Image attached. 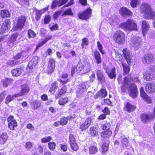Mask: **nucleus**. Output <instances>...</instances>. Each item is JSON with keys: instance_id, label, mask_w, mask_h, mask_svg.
<instances>
[{"instance_id": "obj_1", "label": "nucleus", "mask_w": 155, "mask_h": 155, "mask_svg": "<svg viewBox=\"0 0 155 155\" xmlns=\"http://www.w3.org/2000/svg\"><path fill=\"white\" fill-rule=\"evenodd\" d=\"M123 54L126 59L128 65L123 62H122L121 64L123 69V75H126L129 73L130 71V66L132 61V57L130 52L127 48H126L123 49L122 51Z\"/></svg>"}, {"instance_id": "obj_2", "label": "nucleus", "mask_w": 155, "mask_h": 155, "mask_svg": "<svg viewBox=\"0 0 155 155\" xmlns=\"http://www.w3.org/2000/svg\"><path fill=\"white\" fill-rule=\"evenodd\" d=\"M119 26L126 31H137L138 30L136 23L131 19H128L125 22L121 23Z\"/></svg>"}, {"instance_id": "obj_3", "label": "nucleus", "mask_w": 155, "mask_h": 155, "mask_svg": "<svg viewBox=\"0 0 155 155\" xmlns=\"http://www.w3.org/2000/svg\"><path fill=\"white\" fill-rule=\"evenodd\" d=\"M26 17L24 15H21L15 19L13 22V31L21 30L24 27L26 21Z\"/></svg>"}, {"instance_id": "obj_4", "label": "nucleus", "mask_w": 155, "mask_h": 155, "mask_svg": "<svg viewBox=\"0 0 155 155\" xmlns=\"http://www.w3.org/2000/svg\"><path fill=\"white\" fill-rule=\"evenodd\" d=\"M113 39L116 43L119 45H122L125 41V35L124 33L122 31L117 30L114 33Z\"/></svg>"}, {"instance_id": "obj_5", "label": "nucleus", "mask_w": 155, "mask_h": 155, "mask_svg": "<svg viewBox=\"0 0 155 155\" xmlns=\"http://www.w3.org/2000/svg\"><path fill=\"white\" fill-rule=\"evenodd\" d=\"M92 14V9L91 8H88L83 12L78 13V17L80 19L87 20L91 17Z\"/></svg>"}, {"instance_id": "obj_6", "label": "nucleus", "mask_w": 155, "mask_h": 155, "mask_svg": "<svg viewBox=\"0 0 155 155\" xmlns=\"http://www.w3.org/2000/svg\"><path fill=\"white\" fill-rule=\"evenodd\" d=\"M56 62L55 59L53 58H49L48 59L46 70L47 74H51L54 72L55 68Z\"/></svg>"}, {"instance_id": "obj_7", "label": "nucleus", "mask_w": 155, "mask_h": 155, "mask_svg": "<svg viewBox=\"0 0 155 155\" xmlns=\"http://www.w3.org/2000/svg\"><path fill=\"white\" fill-rule=\"evenodd\" d=\"M138 93V89L135 84H131L129 86V95L132 98H135L137 97Z\"/></svg>"}, {"instance_id": "obj_8", "label": "nucleus", "mask_w": 155, "mask_h": 155, "mask_svg": "<svg viewBox=\"0 0 155 155\" xmlns=\"http://www.w3.org/2000/svg\"><path fill=\"white\" fill-rule=\"evenodd\" d=\"M77 68V73H78L82 71L84 67H86V71L87 72L90 71L91 68V66L90 62H86L84 64V63L81 61H79L76 66Z\"/></svg>"}, {"instance_id": "obj_9", "label": "nucleus", "mask_w": 155, "mask_h": 155, "mask_svg": "<svg viewBox=\"0 0 155 155\" xmlns=\"http://www.w3.org/2000/svg\"><path fill=\"white\" fill-rule=\"evenodd\" d=\"M137 108V107L135 105L133 104L131 102H127L124 104L123 110L124 112L130 113L136 111Z\"/></svg>"}, {"instance_id": "obj_10", "label": "nucleus", "mask_w": 155, "mask_h": 155, "mask_svg": "<svg viewBox=\"0 0 155 155\" xmlns=\"http://www.w3.org/2000/svg\"><path fill=\"white\" fill-rule=\"evenodd\" d=\"M7 121L8 127L11 130H13L15 127L18 126L16 120L14 118L13 115H9L7 118Z\"/></svg>"}, {"instance_id": "obj_11", "label": "nucleus", "mask_w": 155, "mask_h": 155, "mask_svg": "<svg viewBox=\"0 0 155 155\" xmlns=\"http://www.w3.org/2000/svg\"><path fill=\"white\" fill-rule=\"evenodd\" d=\"M154 60L153 54L152 53H148L144 55L142 59L143 63L145 64H150Z\"/></svg>"}, {"instance_id": "obj_12", "label": "nucleus", "mask_w": 155, "mask_h": 155, "mask_svg": "<svg viewBox=\"0 0 155 155\" xmlns=\"http://www.w3.org/2000/svg\"><path fill=\"white\" fill-rule=\"evenodd\" d=\"M11 25V21L10 19H6L3 22L1 29V32L5 33L8 31L10 29Z\"/></svg>"}, {"instance_id": "obj_13", "label": "nucleus", "mask_w": 155, "mask_h": 155, "mask_svg": "<svg viewBox=\"0 0 155 155\" xmlns=\"http://www.w3.org/2000/svg\"><path fill=\"white\" fill-rule=\"evenodd\" d=\"M91 118L87 117L84 121L80 123L79 128L81 131H83L87 129L91 125Z\"/></svg>"}, {"instance_id": "obj_14", "label": "nucleus", "mask_w": 155, "mask_h": 155, "mask_svg": "<svg viewBox=\"0 0 155 155\" xmlns=\"http://www.w3.org/2000/svg\"><path fill=\"white\" fill-rule=\"evenodd\" d=\"M143 78L147 81L153 80L154 78L153 71L151 69L147 70L144 73Z\"/></svg>"}, {"instance_id": "obj_15", "label": "nucleus", "mask_w": 155, "mask_h": 155, "mask_svg": "<svg viewBox=\"0 0 155 155\" xmlns=\"http://www.w3.org/2000/svg\"><path fill=\"white\" fill-rule=\"evenodd\" d=\"M152 8L150 5L148 3H142L140 5V10L141 13L144 15Z\"/></svg>"}, {"instance_id": "obj_16", "label": "nucleus", "mask_w": 155, "mask_h": 155, "mask_svg": "<svg viewBox=\"0 0 155 155\" xmlns=\"http://www.w3.org/2000/svg\"><path fill=\"white\" fill-rule=\"evenodd\" d=\"M109 141L107 140L102 143L100 146L101 152L102 154L104 155L107 154L109 150Z\"/></svg>"}, {"instance_id": "obj_17", "label": "nucleus", "mask_w": 155, "mask_h": 155, "mask_svg": "<svg viewBox=\"0 0 155 155\" xmlns=\"http://www.w3.org/2000/svg\"><path fill=\"white\" fill-rule=\"evenodd\" d=\"M152 117L151 114L145 113L141 114L140 116V120L142 122L145 124L150 122Z\"/></svg>"}, {"instance_id": "obj_18", "label": "nucleus", "mask_w": 155, "mask_h": 155, "mask_svg": "<svg viewBox=\"0 0 155 155\" xmlns=\"http://www.w3.org/2000/svg\"><path fill=\"white\" fill-rule=\"evenodd\" d=\"M119 12L120 15L123 17L130 16L133 15L132 12L130 10L124 7H123L120 8Z\"/></svg>"}, {"instance_id": "obj_19", "label": "nucleus", "mask_w": 155, "mask_h": 155, "mask_svg": "<svg viewBox=\"0 0 155 155\" xmlns=\"http://www.w3.org/2000/svg\"><path fill=\"white\" fill-rule=\"evenodd\" d=\"M140 95L142 98L148 104L152 102V100L150 97L148 96L144 90L143 87H141L140 89Z\"/></svg>"}, {"instance_id": "obj_20", "label": "nucleus", "mask_w": 155, "mask_h": 155, "mask_svg": "<svg viewBox=\"0 0 155 155\" xmlns=\"http://www.w3.org/2000/svg\"><path fill=\"white\" fill-rule=\"evenodd\" d=\"M107 95V92L106 90L101 88L100 90L94 96V98L96 99L99 97H105Z\"/></svg>"}, {"instance_id": "obj_21", "label": "nucleus", "mask_w": 155, "mask_h": 155, "mask_svg": "<svg viewBox=\"0 0 155 155\" xmlns=\"http://www.w3.org/2000/svg\"><path fill=\"white\" fill-rule=\"evenodd\" d=\"M96 75L97 80L100 83L102 84L106 82V79L103 72L100 70L96 71Z\"/></svg>"}, {"instance_id": "obj_22", "label": "nucleus", "mask_w": 155, "mask_h": 155, "mask_svg": "<svg viewBox=\"0 0 155 155\" xmlns=\"http://www.w3.org/2000/svg\"><path fill=\"white\" fill-rule=\"evenodd\" d=\"M67 91V87L66 85L62 86L60 88L58 89L55 94L54 95L55 98L57 99L61 97Z\"/></svg>"}, {"instance_id": "obj_23", "label": "nucleus", "mask_w": 155, "mask_h": 155, "mask_svg": "<svg viewBox=\"0 0 155 155\" xmlns=\"http://www.w3.org/2000/svg\"><path fill=\"white\" fill-rule=\"evenodd\" d=\"M146 92L148 93H152L155 92V84L152 83H147L145 87Z\"/></svg>"}, {"instance_id": "obj_24", "label": "nucleus", "mask_w": 155, "mask_h": 155, "mask_svg": "<svg viewBox=\"0 0 155 155\" xmlns=\"http://www.w3.org/2000/svg\"><path fill=\"white\" fill-rule=\"evenodd\" d=\"M23 71V70L22 68H16L11 70V73L13 76L17 77L22 74Z\"/></svg>"}, {"instance_id": "obj_25", "label": "nucleus", "mask_w": 155, "mask_h": 155, "mask_svg": "<svg viewBox=\"0 0 155 155\" xmlns=\"http://www.w3.org/2000/svg\"><path fill=\"white\" fill-rule=\"evenodd\" d=\"M105 70L106 73L107 74L110 78L111 79L115 78L116 77V68L114 67L110 71H109L107 68H105Z\"/></svg>"}, {"instance_id": "obj_26", "label": "nucleus", "mask_w": 155, "mask_h": 155, "mask_svg": "<svg viewBox=\"0 0 155 155\" xmlns=\"http://www.w3.org/2000/svg\"><path fill=\"white\" fill-rule=\"evenodd\" d=\"M112 134V131L110 129H108L102 131L100 134L101 137L103 139H107L110 137Z\"/></svg>"}, {"instance_id": "obj_27", "label": "nucleus", "mask_w": 155, "mask_h": 155, "mask_svg": "<svg viewBox=\"0 0 155 155\" xmlns=\"http://www.w3.org/2000/svg\"><path fill=\"white\" fill-rule=\"evenodd\" d=\"M58 87V83L57 81L52 82L49 88V92L52 94L54 93Z\"/></svg>"}, {"instance_id": "obj_28", "label": "nucleus", "mask_w": 155, "mask_h": 155, "mask_svg": "<svg viewBox=\"0 0 155 155\" xmlns=\"http://www.w3.org/2000/svg\"><path fill=\"white\" fill-rule=\"evenodd\" d=\"M19 35L18 32H15L12 34L9 37L8 41L9 44H14Z\"/></svg>"}, {"instance_id": "obj_29", "label": "nucleus", "mask_w": 155, "mask_h": 155, "mask_svg": "<svg viewBox=\"0 0 155 155\" xmlns=\"http://www.w3.org/2000/svg\"><path fill=\"white\" fill-rule=\"evenodd\" d=\"M144 15L145 18L148 19H153L155 18V12L152 8Z\"/></svg>"}, {"instance_id": "obj_30", "label": "nucleus", "mask_w": 155, "mask_h": 155, "mask_svg": "<svg viewBox=\"0 0 155 155\" xmlns=\"http://www.w3.org/2000/svg\"><path fill=\"white\" fill-rule=\"evenodd\" d=\"M94 57L96 61V62L97 64H98L102 63V60L101 55L98 51H94Z\"/></svg>"}, {"instance_id": "obj_31", "label": "nucleus", "mask_w": 155, "mask_h": 155, "mask_svg": "<svg viewBox=\"0 0 155 155\" xmlns=\"http://www.w3.org/2000/svg\"><path fill=\"white\" fill-rule=\"evenodd\" d=\"M52 36L51 35H49L47 36V37L45 38L44 40H43L41 42H39L37 45L35 50H37L40 47L46 43L48 41L51 40L52 39Z\"/></svg>"}, {"instance_id": "obj_32", "label": "nucleus", "mask_w": 155, "mask_h": 155, "mask_svg": "<svg viewBox=\"0 0 155 155\" xmlns=\"http://www.w3.org/2000/svg\"><path fill=\"white\" fill-rule=\"evenodd\" d=\"M13 80L11 78H5L2 81L3 86L4 88L7 87L8 85L11 84L13 82Z\"/></svg>"}, {"instance_id": "obj_33", "label": "nucleus", "mask_w": 155, "mask_h": 155, "mask_svg": "<svg viewBox=\"0 0 155 155\" xmlns=\"http://www.w3.org/2000/svg\"><path fill=\"white\" fill-rule=\"evenodd\" d=\"M31 109L33 110H36L41 106V103L37 100H35L30 103Z\"/></svg>"}, {"instance_id": "obj_34", "label": "nucleus", "mask_w": 155, "mask_h": 155, "mask_svg": "<svg viewBox=\"0 0 155 155\" xmlns=\"http://www.w3.org/2000/svg\"><path fill=\"white\" fill-rule=\"evenodd\" d=\"M131 44L136 49V50L139 48L140 47L141 43L139 41L138 39L136 38L131 40Z\"/></svg>"}, {"instance_id": "obj_35", "label": "nucleus", "mask_w": 155, "mask_h": 155, "mask_svg": "<svg viewBox=\"0 0 155 155\" xmlns=\"http://www.w3.org/2000/svg\"><path fill=\"white\" fill-rule=\"evenodd\" d=\"M8 136L7 133H3L0 135V144L3 145L8 140Z\"/></svg>"}, {"instance_id": "obj_36", "label": "nucleus", "mask_w": 155, "mask_h": 155, "mask_svg": "<svg viewBox=\"0 0 155 155\" xmlns=\"http://www.w3.org/2000/svg\"><path fill=\"white\" fill-rule=\"evenodd\" d=\"M21 89L20 92L23 95H25L26 93H28L30 91L29 87L26 84H24L21 86Z\"/></svg>"}, {"instance_id": "obj_37", "label": "nucleus", "mask_w": 155, "mask_h": 155, "mask_svg": "<svg viewBox=\"0 0 155 155\" xmlns=\"http://www.w3.org/2000/svg\"><path fill=\"white\" fill-rule=\"evenodd\" d=\"M0 15L2 18L9 17L10 16V13L8 10L4 9L1 11Z\"/></svg>"}, {"instance_id": "obj_38", "label": "nucleus", "mask_w": 155, "mask_h": 155, "mask_svg": "<svg viewBox=\"0 0 155 155\" xmlns=\"http://www.w3.org/2000/svg\"><path fill=\"white\" fill-rule=\"evenodd\" d=\"M38 63L37 60H36L35 59L32 58L30 61L28 65V67L30 70H33L35 67Z\"/></svg>"}, {"instance_id": "obj_39", "label": "nucleus", "mask_w": 155, "mask_h": 155, "mask_svg": "<svg viewBox=\"0 0 155 155\" xmlns=\"http://www.w3.org/2000/svg\"><path fill=\"white\" fill-rule=\"evenodd\" d=\"M141 27L142 32L143 33H144L149 29L150 26L146 21L144 20L142 21Z\"/></svg>"}, {"instance_id": "obj_40", "label": "nucleus", "mask_w": 155, "mask_h": 155, "mask_svg": "<svg viewBox=\"0 0 155 155\" xmlns=\"http://www.w3.org/2000/svg\"><path fill=\"white\" fill-rule=\"evenodd\" d=\"M89 150L90 154H94L96 153L98 151L96 143H95L93 145L91 146L89 148Z\"/></svg>"}, {"instance_id": "obj_41", "label": "nucleus", "mask_w": 155, "mask_h": 155, "mask_svg": "<svg viewBox=\"0 0 155 155\" xmlns=\"http://www.w3.org/2000/svg\"><path fill=\"white\" fill-rule=\"evenodd\" d=\"M68 98L66 97H61L58 101V103L60 105H64L68 101Z\"/></svg>"}, {"instance_id": "obj_42", "label": "nucleus", "mask_w": 155, "mask_h": 155, "mask_svg": "<svg viewBox=\"0 0 155 155\" xmlns=\"http://www.w3.org/2000/svg\"><path fill=\"white\" fill-rule=\"evenodd\" d=\"M90 132L92 136H96L98 134V130L96 127H91L90 128Z\"/></svg>"}, {"instance_id": "obj_43", "label": "nucleus", "mask_w": 155, "mask_h": 155, "mask_svg": "<svg viewBox=\"0 0 155 155\" xmlns=\"http://www.w3.org/2000/svg\"><path fill=\"white\" fill-rule=\"evenodd\" d=\"M36 34L35 32L31 29L28 30L27 35L29 39L34 38L36 36Z\"/></svg>"}, {"instance_id": "obj_44", "label": "nucleus", "mask_w": 155, "mask_h": 155, "mask_svg": "<svg viewBox=\"0 0 155 155\" xmlns=\"http://www.w3.org/2000/svg\"><path fill=\"white\" fill-rule=\"evenodd\" d=\"M14 100V99L12 95L8 94L5 98V104H8Z\"/></svg>"}, {"instance_id": "obj_45", "label": "nucleus", "mask_w": 155, "mask_h": 155, "mask_svg": "<svg viewBox=\"0 0 155 155\" xmlns=\"http://www.w3.org/2000/svg\"><path fill=\"white\" fill-rule=\"evenodd\" d=\"M20 63L18 61H15V60H10L7 62V64L8 65L13 66L17 64H18Z\"/></svg>"}, {"instance_id": "obj_46", "label": "nucleus", "mask_w": 155, "mask_h": 155, "mask_svg": "<svg viewBox=\"0 0 155 155\" xmlns=\"http://www.w3.org/2000/svg\"><path fill=\"white\" fill-rule=\"evenodd\" d=\"M64 15H69L70 16H73V13L72 12L71 8H68L64 11L62 16Z\"/></svg>"}, {"instance_id": "obj_47", "label": "nucleus", "mask_w": 155, "mask_h": 155, "mask_svg": "<svg viewBox=\"0 0 155 155\" xmlns=\"http://www.w3.org/2000/svg\"><path fill=\"white\" fill-rule=\"evenodd\" d=\"M35 9L36 12L35 14V18L36 20L37 21H38L40 20L41 18L42 14L41 13V10H38L36 8Z\"/></svg>"}, {"instance_id": "obj_48", "label": "nucleus", "mask_w": 155, "mask_h": 155, "mask_svg": "<svg viewBox=\"0 0 155 155\" xmlns=\"http://www.w3.org/2000/svg\"><path fill=\"white\" fill-rule=\"evenodd\" d=\"M51 17L50 15H46L43 19L44 23L45 24H48L51 21Z\"/></svg>"}, {"instance_id": "obj_49", "label": "nucleus", "mask_w": 155, "mask_h": 155, "mask_svg": "<svg viewBox=\"0 0 155 155\" xmlns=\"http://www.w3.org/2000/svg\"><path fill=\"white\" fill-rule=\"evenodd\" d=\"M101 127L104 130H105L108 129H110L109 128L110 127V124L109 122H107L106 121L105 124L101 125Z\"/></svg>"}, {"instance_id": "obj_50", "label": "nucleus", "mask_w": 155, "mask_h": 155, "mask_svg": "<svg viewBox=\"0 0 155 155\" xmlns=\"http://www.w3.org/2000/svg\"><path fill=\"white\" fill-rule=\"evenodd\" d=\"M7 95V91H4L0 94V104L4 101Z\"/></svg>"}, {"instance_id": "obj_51", "label": "nucleus", "mask_w": 155, "mask_h": 155, "mask_svg": "<svg viewBox=\"0 0 155 155\" xmlns=\"http://www.w3.org/2000/svg\"><path fill=\"white\" fill-rule=\"evenodd\" d=\"M60 2L59 0H54L52 2L51 8L52 9L55 8L57 6L58 7V5Z\"/></svg>"}, {"instance_id": "obj_52", "label": "nucleus", "mask_w": 155, "mask_h": 155, "mask_svg": "<svg viewBox=\"0 0 155 155\" xmlns=\"http://www.w3.org/2000/svg\"><path fill=\"white\" fill-rule=\"evenodd\" d=\"M71 148L72 150L76 151L78 149V146L76 142H73L69 143Z\"/></svg>"}, {"instance_id": "obj_53", "label": "nucleus", "mask_w": 155, "mask_h": 155, "mask_svg": "<svg viewBox=\"0 0 155 155\" xmlns=\"http://www.w3.org/2000/svg\"><path fill=\"white\" fill-rule=\"evenodd\" d=\"M60 125L61 126H64L68 123V119L65 117H63L60 118L59 121Z\"/></svg>"}, {"instance_id": "obj_54", "label": "nucleus", "mask_w": 155, "mask_h": 155, "mask_svg": "<svg viewBox=\"0 0 155 155\" xmlns=\"http://www.w3.org/2000/svg\"><path fill=\"white\" fill-rule=\"evenodd\" d=\"M86 89V86L84 83H82L80 85V87L78 88V92L81 93H83L84 92V91Z\"/></svg>"}, {"instance_id": "obj_55", "label": "nucleus", "mask_w": 155, "mask_h": 155, "mask_svg": "<svg viewBox=\"0 0 155 155\" xmlns=\"http://www.w3.org/2000/svg\"><path fill=\"white\" fill-rule=\"evenodd\" d=\"M60 147L62 151L65 152L68 149V144L66 143H63L60 144Z\"/></svg>"}, {"instance_id": "obj_56", "label": "nucleus", "mask_w": 155, "mask_h": 155, "mask_svg": "<svg viewBox=\"0 0 155 155\" xmlns=\"http://www.w3.org/2000/svg\"><path fill=\"white\" fill-rule=\"evenodd\" d=\"M29 0H18L19 3L22 6H28L29 4Z\"/></svg>"}, {"instance_id": "obj_57", "label": "nucleus", "mask_w": 155, "mask_h": 155, "mask_svg": "<svg viewBox=\"0 0 155 155\" xmlns=\"http://www.w3.org/2000/svg\"><path fill=\"white\" fill-rule=\"evenodd\" d=\"M89 42L88 39L86 38H84L82 40L81 47L82 48H84V45H88Z\"/></svg>"}, {"instance_id": "obj_58", "label": "nucleus", "mask_w": 155, "mask_h": 155, "mask_svg": "<svg viewBox=\"0 0 155 155\" xmlns=\"http://www.w3.org/2000/svg\"><path fill=\"white\" fill-rule=\"evenodd\" d=\"M122 146L123 147H126L128 144V140L126 137H124L121 141Z\"/></svg>"}, {"instance_id": "obj_59", "label": "nucleus", "mask_w": 155, "mask_h": 155, "mask_svg": "<svg viewBox=\"0 0 155 155\" xmlns=\"http://www.w3.org/2000/svg\"><path fill=\"white\" fill-rule=\"evenodd\" d=\"M48 145L49 149L50 150L52 151L54 150L56 146V144L54 142H49Z\"/></svg>"}, {"instance_id": "obj_60", "label": "nucleus", "mask_w": 155, "mask_h": 155, "mask_svg": "<svg viewBox=\"0 0 155 155\" xmlns=\"http://www.w3.org/2000/svg\"><path fill=\"white\" fill-rule=\"evenodd\" d=\"M130 83L129 78L127 77H125L122 83V85L128 86Z\"/></svg>"}, {"instance_id": "obj_61", "label": "nucleus", "mask_w": 155, "mask_h": 155, "mask_svg": "<svg viewBox=\"0 0 155 155\" xmlns=\"http://www.w3.org/2000/svg\"><path fill=\"white\" fill-rule=\"evenodd\" d=\"M23 56L22 53V52H21L20 53H18L17 54L14 56L12 58L15 61H18V60L20 59Z\"/></svg>"}, {"instance_id": "obj_62", "label": "nucleus", "mask_w": 155, "mask_h": 155, "mask_svg": "<svg viewBox=\"0 0 155 155\" xmlns=\"http://www.w3.org/2000/svg\"><path fill=\"white\" fill-rule=\"evenodd\" d=\"M97 47L99 51H100L101 54L103 55L105 54L104 51L103 50V46L99 41L97 42Z\"/></svg>"}, {"instance_id": "obj_63", "label": "nucleus", "mask_w": 155, "mask_h": 155, "mask_svg": "<svg viewBox=\"0 0 155 155\" xmlns=\"http://www.w3.org/2000/svg\"><path fill=\"white\" fill-rule=\"evenodd\" d=\"M52 140L51 136H48L46 137H44L41 139V142L42 143H45L50 141Z\"/></svg>"}, {"instance_id": "obj_64", "label": "nucleus", "mask_w": 155, "mask_h": 155, "mask_svg": "<svg viewBox=\"0 0 155 155\" xmlns=\"http://www.w3.org/2000/svg\"><path fill=\"white\" fill-rule=\"evenodd\" d=\"M139 2V0H131L130 2V5L133 8L136 7Z\"/></svg>"}]
</instances>
